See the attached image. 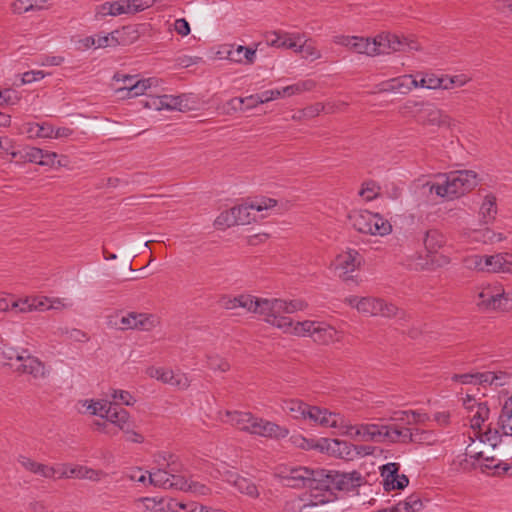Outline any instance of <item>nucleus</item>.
<instances>
[{"instance_id":"nucleus-61","label":"nucleus","mask_w":512,"mask_h":512,"mask_svg":"<svg viewBox=\"0 0 512 512\" xmlns=\"http://www.w3.org/2000/svg\"><path fill=\"white\" fill-rule=\"evenodd\" d=\"M148 474L149 472L143 471L141 468H134L126 472L125 477L130 481L138 482L144 486H148Z\"/></svg>"},{"instance_id":"nucleus-39","label":"nucleus","mask_w":512,"mask_h":512,"mask_svg":"<svg viewBox=\"0 0 512 512\" xmlns=\"http://www.w3.org/2000/svg\"><path fill=\"white\" fill-rule=\"evenodd\" d=\"M23 132L30 138L51 139L52 124L49 122L33 123L29 122L23 125Z\"/></svg>"},{"instance_id":"nucleus-52","label":"nucleus","mask_w":512,"mask_h":512,"mask_svg":"<svg viewBox=\"0 0 512 512\" xmlns=\"http://www.w3.org/2000/svg\"><path fill=\"white\" fill-rule=\"evenodd\" d=\"M356 41L355 53L375 56L376 48L374 38L356 36Z\"/></svg>"},{"instance_id":"nucleus-64","label":"nucleus","mask_w":512,"mask_h":512,"mask_svg":"<svg viewBox=\"0 0 512 512\" xmlns=\"http://www.w3.org/2000/svg\"><path fill=\"white\" fill-rule=\"evenodd\" d=\"M215 225L218 228H225V227L237 225V220H235V216L232 214V209L222 212L216 218Z\"/></svg>"},{"instance_id":"nucleus-38","label":"nucleus","mask_w":512,"mask_h":512,"mask_svg":"<svg viewBox=\"0 0 512 512\" xmlns=\"http://www.w3.org/2000/svg\"><path fill=\"white\" fill-rule=\"evenodd\" d=\"M428 419L427 414L411 410L394 412L393 416L390 418L393 422H401L407 425L422 424Z\"/></svg>"},{"instance_id":"nucleus-2","label":"nucleus","mask_w":512,"mask_h":512,"mask_svg":"<svg viewBox=\"0 0 512 512\" xmlns=\"http://www.w3.org/2000/svg\"><path fill=\"white\" fill-rule=\"evenodd\" d=\"M334 429L342 436L349 437L356 441L376 443H399L400 425L398 424H376L361 423L352 424L344 416L337 413Z\"/></svg>"},{"instance_id":"nucleus-11","label":"nucleus","mask_w":512,"mask_h":512,"mask_svg":"<svg viewBox=\"0 0 512 512\" xmlns=\"http://www.w3.org/2000/svg\"><path fill=\"white\" fill-rule=\"evenodd\" d=\"M375 55L390 54L393 52H402L406 50H420L418 42L405 36H399L390 32H381L374 37Z\"/></svg>"},{"instance_id":"nucleus-35","label":"nucleus","mask_w":512,"mask_h":512,"mask_svg":"<svg viewBox=\"0 0 512 512\" xmlns=\"http://www.w3.org/2000/svg\"><path fill=\"white\" fill-rule=\"evenodd\" d=\"M497 215V199L493 194L484 196L479 210L480 220L489 224L496 218Z\"/></svg>"},{"instance_id":"nucleus-60","label":"nucleus","mask_w":512,"mask_h":512,"mask_svg":"<svg viewBox=\"0 0 512 512\" xmlns=\"http://www.w3.org/2000/svg\"><path fill=\"white\" fill-rule=\"evenodd\" d=\"M110 396L115 402L114 405H116L117 403H121L130 406L133 405L135 402L134 397L128 391L124 390H112Z\"/></svg>"},{"instance_id":"nucleus-3","label":"nucleus","mask_w":512,"mask_h":512,"mask_svg":"<svg viewBox=\"0 0 512 512\" xmlns=\"http://www.w3.org/2000/svg\"><path fill=\"white\" fill-rule=\"evenodd\" d=\"M470 443L466 447L465 456L480 462L486 469H493L498 473H506L511 469L509 463L501 460L497 453V445L501 436L496 429L487 428L486 432L469 436Z\"/></svg>"},{"instance_id":"nucleus-8","label":"nucleus","mask_w":512,"mask_h":512,"mask_svg":"<svg viewBox=\"0 0 512 512\" xmlns=\"http://www.w3.org/2000/svg\"><path fill=\"white\" fill-rule=\"evenodd\" d=\"M352 226L360 233L372 236H386L392 232L391 223L378 213L355 210L349 215Z\"/></svg>"},{"instance_id":"nucleus-16","label":"nucleus","mask_w":512,"mask_h":512,"mask_svg":"<svg viewBox=\"0 0 512 512\" xmlns=\"http://www.w3.org/2000/svg\"><path fill=\"white\" fill-rule=\"evenodd\" d=\"M276 200L272 198H255L249 203L235 206L232 209V214L237 220V225L249 224L251 221L256 220L253 212H264L273 209L276 206Z\"/></svg>"},{"instance_id":"nucleus-51","label":"nucleus","mask_w":512,"mask_h":512,"mask_svg":"<svg viewBox=\"0 0 512 512\" xmlns=\"http://www.w3.org/2000/svg\"><path fill=\"white\" fill-rule=\"evenodd\" d=\"M471 81V77L466 74L448 75L443 74V90H450L454 87H463Z\"/></svg>"},{"instance_id":"nucleus-24","label":"nucleus","mask_w":512,"mask_h":512,"mask_svg":"<svg viewBox=\"0 0 512 512\" xmlns=\"http://www.w3.org/2000/svg\"><path fill=\"white\" fill-rule=\"evenodd\" d=\"M159 467L148 474V484L154 487L170 489H176V484L182 479L181 475L176 474L178 472L177 467Z\"/></svg>"},{"instance_id":"nucleus-58","label":"nucleus","mask_w":512,"mask_h":512,"mask_svg":"<svg viewBox=\"0 0 512 512\" xmlns=\"http://www.w3.org/2000/svg\"><path fill=\"white\" fill-rule=\"evenodd\" d=\"M315 86L316 82L313 79L299 80L296 83L290 84V95L311 91L315 88Z\"/></svg>"},{"instance_id":"nucleus-18","label":"nucleus","mask_w":512,"mask_h":512,"mask_svg":"<svg viewBox=\"0 0 512 512\" xmlns=\"http://www.w3.org/2000/svg\"><path fill=\"white\" fill-rule=\"evenodd\" d=\"M145 373L150 378L156 379L179 390H185L190 385V380L187 374L179 370L174 371L170 368L149 366L146 368Z\"/></svg>"},{"instance_id":"nucleus-32","label":"nucleus","mask_w":512,"mask_h":512,"mask_svg":"<svg viewBox=\"0 0 512 512\" xmlns=\"http://www.w3.org/2000/svg\"><path fill=\"white\" fill-rule=\"evenodd\" d=\"M288 88H284L283 90L279 89H271L266 90L261 93L250 95L242 98L243 108L245 110L253 109L257 107L259 104L267 103L273 100H276L281 97L283 92H286Z\"/></svg>"},{"instance_id":"nucleus-31","label":"nucleus","mask_w":512,"mask_h":512,"mask_svg":"<svg viewBox=\"0 0 512 512\" xmlns=\"http://www.w3.org/2000/svg\"><path fill=\"white\" fill-rule=\"evenodd\" d=\"M488 273H509L512 274V253L499 252L487 255Z\"/></svg>"},{"instance_id":"nucleus-28","label":"nucleus","mask_w":512,"mask_h":512,"mask_svg":"<svg viewBox=\"0 0 512 512\" xmlns=\"http://www.w3.org/2000/svg\"><path fill=\"white\" fill-rule=\"evenodd\" d=\"M401 435L399 442L407 443L414 442L423 445H434L438 442V436L434 431L421 430V429H410L407 427L400 426Z\"/></svg>"},{"instance_id":"nucleus-46","label":"nucleus","mask_w":512,"mask_h":512,"mask_svg":"<svg viewBox=\"0 0 512 512\" xmlns=\"http://www.w3.org/2000/svg\"><path fill=\"white\" fill-rule=\"evenodd\" d=\"M445 244V236L438 230H430L424 238V245L428 252L436 253Z\"/></svg>"},{"instance_id":"nucleus-26","label":"nucleus","mask_w":512,"mask_h":512,"mask_svg":"<svg viewBox=\"0 0 512 512\" xmlns=\"http://www.w3.org/2000/svg\"><path fill=\"white\" fill-rule=\"evenodd\" d=\"M216 472L218 474L217 477L222 478L224 481L234 486L240 493L251 498L259 497V490L251 480L230 470L221 471L220 469H217Z\"/></svg>"},{"instance_id":"nucleus-45","label":"nucleus","mask_w":512,"mask_h":512,"mask_svg":"<svg viewBox=\"0 0 512 512\" xmlns=\"http://www.w3.org/2000/svg\"><path fill=\"white\" fill-rule=\"evenodd\" d=\"M113 79L118 83H122V86L116 88L115 93L120 99H125L129 96L130 87L136 82L137 77L134 75L116 73Z\"/></svg>"},{"instance_id":"nucleus-54","label":"nucleus","mask_w":512,"mask_h":512,"mask_svg":"<svg viewBox=\"0 0 512 512\" xmlns=\"http://www.w3.org/2000/svg\"><path fill=\"white\" fill-rule=\"evenodd\" d=\"M156 0H124L126 15L135 14L151 7Z\"/></svg>"},{"instance_id":"nucleus-40","label":"nucleus","mask_w":512,"mask_h":512,"mask_svg":"<svg viewBox=\"0 0 512 512\" xmlns=\"http://www.w3.org/2000/svg\"><path fill=\"white\" fill-rule=\"evenodd\" d=\"M423 507L424 504L420 495L413 493L403 501L398 502L391 509L392 512H419Z\"/></svg>"},{"instance_id":"nucleus-56","label":"nucleus","mask_w":512,"mask_h":512,"mask_svg":"<svg viewBox=\"0 0 512 512\" xmlns=\"http://www.w3.org/2000/svg\"><path fill=\"white\" fill-rule=\"evenodd\" d=\"M119 31H113L107 35H99L96 37V48H105L110 46H116L118 45L119 39H118Z\"/></svg>"},{"instance_id":"nucleus-27","label":"nucleus","mask_w":512,"mask_h":512,"mask_svg":"<svg viewBox=\"0 0 512 512\" xmlns=\"http://www.w3.org/2000/svg\"><path fill=\"white\" fill-rule=\"evenodd\" d=\"M417 89V76L412 74L401 75L381 83V91L406 95Z\"/></svg>"},{"instance_id":"nucleus-44","label":"nucleus","mask_w":512,"mask_h":512,"mask_svg":"<svg viewBox=\"0 0 512 512\" xmlns=\"http://www.w3.org/2000/svg\"><path fill=\"white\" fill-rule=\"evenodd\" d=\"M315 322L312 320L292 321L290 320V335L297 337H310L312 338L313 329H315Z\"/></svg>"},{"instance_id":"nucleus-30","label":"nucleus","mask_w":512,"mask_h":512,"mask_svg":"<svg viewBox=\"0 0 512 512\" xmlns=\"http://www.w3.org/2000/svg\"><path fill=\"white\" fill-rule=\"evenodd\" d=\"M124 14H126L124 0L106 1L96 5L94 8V18L96 21H102L107 17H117Z\"/></svg>"},{"instance_id":"nucleus-9","label":"nucleus","mask_w":512,"mask_h":512,"mask_svg":"<svg viewBox=\"0 0 512 512\" xmlns=\"http://www.w3.org/2000/svg\"><path fill=\"white\" fill-rule=\"evenodd\" d=\"M290 417L302 420L310 425H319L325 428L335 426L337 413L327 409L310 406L300 400H290Z\"/></svg>"},{"instance_id":"nucleus-17","label":"nucleus","mask_w":512,"mask_h":512,"mask_svg":"<svg viewBox=\"0 0 512 512\" xmlns=\"http://www.w3.org/2000/svg\"><path fill=\"white\" fill-rule=\"evenodd\" d=\"M144 107L147 109H154L157 111L168 110V111H188L193 107L191 105V96L187 94L182 95H161L151 97L144 103Z\"/></svg>"},{"instance_id":"nucleus-63","label":"nucleus","mask_w":512,"mask_h":512,"mask_svg":"<svg viewBox=\"0 0 512 512\" xmlns=\"http://www.w3.org/2000/svg\"><path fill=\"white\" fill-rule=\"evenodd\" d=\"M265 41L268 46L280 48L286 44L287 37L285 34H279L278 32L272 31L266 33Z\"/></svg>"},{"instance_id":"nucleus-62","label":"nucleus","mask_w":512,"mask_h":512,"mask_svg":"<svg viewBox=\"0 0 512 512\" xmlns=\"http://www.w3.org/2000/svg\"><path fill=\"white\" fill-rule=\"evenodd\" d=\"M380 193V187L374 182H367L363 185L359 194L366 200L371 201L375 199Z\"/></svg>"},{"instance_id":"nucleus-5","label":"nucleus","mask_w":512,"mask_h":512,"mask_svg":"<svg viewBox=\"0 0 512 512\" xmlns=\"http://www.w3.org/2000/svg\"><path fill=\"white\" fill-rule=\"evenodd\" d=\"M218 418L221 422L230 424L238 430L251 435L266 438H278L285 435V430L277 424L257 417L247 411H220Z\"/></svg>"},{"instance_id":"nucleus-53","label":"nucleus","mask_w":512,"mask_h":512,"mask_svg":"<svg viewBox=\"0 0 512 512\" xmlns=\"http://www.w3.org/2000/svg\"><path fill=\"white\" fill-rule=\"evenodd\" d=\"M465 266L480 272H487V255L475 254L465 258Z\"/></svg>"},{"instance_id":"nucleus-10","label":"nucleus","mask_w":512,"mask_h":512,"mask_svg":"<svg viewBox=\"0 0 512 512\" xmlns=\"http://www.w3.org/2000/svg\"><path fill=\"white\" fill-rule=\"evenodd\" d=\"M160 323L159 318L152 314L129 312L115 314L108 318V326L118 330H138L148 332Z\"/></svg>"},{"instance_id":"nucleus-49","label":"nucleus","mask_w":512,"mask_h":512,"mask_svg":"<svg viewBox=\"0 0 512 512\" xmlns=\"http://www.w3.org/2000/svg\"><path fill=\"white\" fill-rule=\"evenodd\" d=\"M1 355H2V364L8 365L11 367V363H14L17 365L18 363V357L23 356L26 349H19L11 347L5 343L2 342V348H1Z\"/></svg>"},{"instance_id":"nucleus-4","label":"nucleus","mask_w":512,"mask_h":512,"mask_svg":"<svg viewBox=\"0 0 512 512\" xmlns=\"http://www.w3.org/2000/svg\"><path fill=\"white\" fill-rule=\"evenodd\" d=\"M222 306L226 309L242 307L248 311L263 314L267 323L282 329L283 332L287 331V306L282 300L254 299L250 295H241L235 298L223 299Z\"/></svg>"},{"instance_id":"nucleus-1","label":"nucleus","mask_w":512,"mask_h":512,"mask_svg":"<svg viewBox=\"0 0 512 512\" xmlns=\"http://www.w3.org/2000/svg\"><path fill=\"white\" fill-rule=\"evenodd\" d=\"M363 477L357 471L311 470L290 468V502L293 510L318 506L334 500L333 491H351L359 487Z\"/></svg>"},{"instance_id":"nucleus-43","label":"nucleus","mask_w":512,"mask_h":512,"mask_svg":"<svg viewBox=\"0 0 512 512\" xmlns=\"http://www.w3.org/2000/svg\"><path fill=\"white\" fill-rule=\"evenodd\" d=\"M161 83L162 80L156 77L137 79L133 86L130 87V93L127 98L143 95L148 89L158 87Z\"/></svg>"},{"instance_id":"nucleus-55","label":"nucleus","mask_w":512,"mask_h":512,"mask_svg":"<svg viewBox=\"0 0 512 512\" xmlns=\"http://www.w3.org/2000/svg\"><path fill=\"white\" fill-rule=\"evenodd\" d=\"M324 110L323 103H315L306 107L303 110H300L297 114H293L292 118L294 119H310L318 116Z\"/></svg>"},{"instance_id":"nucleus-15","label":"nucleus","mask_w":512,"mask_h":512,"mask_svg":"<svg viewBox=\"0 0 512 512\" xmlns=\"http://www.w3.org/2000/svg\"><path fill=\"white\" fill-rule=\"evenodd\" d=\"M464 406L468 411L470 419V427L472 432L469 436L475 438V434L479 432H486L487 428H491L489 423H486L489 418L490 410L486 403L478 402L475 398L467 396L464 399Z\"/></svg>"},{"instance_id":"nucleus-20","label":"nucleus","mask_w":512,"mask_h":512,"mask_svg":"<svg viewBox=\"0 0 512 512\" xmlns=\"http://www.w3.org/2000/svg\"><path fill=\"white\" fill-rule=\"evenodd\" d=\"M318 449L321 452L345 460H353L361 454L355 445L339 439L323 438L318 442Z\"/></svg>"},{"instance_id":"nucleus-42","label":"nucleus","mask_w":512,"mask_h":512,"mask_svg":"<svg viewBox=\"0 0 512 512\" xmlns=\"http://www.w3.org/2000/svg\"><path fill=\"white\" fill-rule=\"evenodd\" d=\"M10 155L12 159L18 162L38 164V160L41 158V149L27 146L20 150L10 152Z\"/></svg>"},{"instance_id":"nucleus-41","label":"nucleus","mask_w":512,"mask_h":512,"mask_svg":"<svg viewBox=\"0 0 512 512\" xmlns=\"http://www.w3.org/2000/svg\"><path fill=\"white\" fill-rule=\"evenodd\" d=\"M47 8V0H16L12 4V10L17 14L39 11Z\"/></svg>"},{"instance_id":"nucleus-34","label":"nucleus","mask_w":512,"mask_h":512,"mask_svg":"<svg viewBox=\"0 0 512 512\" xmlns=\"http://www.w3.org/2000/svg\"><path fill=\"white\" fill-rule=\"evenodd\" d=\"M137 512H165V499L163 497H138L134 500Z\"/></svg>"},{"instance_id":"nucleus-19","label":"nucleus","mask_w":512,"mask_h":512,"mask_svg":"<svg viewBox=\"0 0 512 512\" xmlns=\"http://www.w3.org/2000/svg\"><path fill=\"white\" fill-rule=\"evenodd\" d=\"M69 305L70 303L67 302L66 299L50 298L47 296L27 297L25 299L12 302V308H16L21 312L60 309Z\"/></svg>"},{"instance_id":"nucleus-48","label":"nucleus","mask_w":512,"mask_h":512,"mask_svg":"<svg viewBox=\"0 0 512 512\" xmlns=\"http://www.w3.org/2000/svg\"><path fill=\"white\" fill-rule=\"evenodd\" d=\"M500 425L505 435L512 436V395L503 406L500 415Z\"/></svg>"},{"instance_id":"nucleus-37","label":"nucleus","mask_w":512,"mask_h":512,"mask_svg":"<svg viewBox=\"0 0 512 512\" xmlns=\"http://www.w3.org/2000/svg\"><path fill=\"white\" fill-rule=\"evenodd\" d=\"M417 76V88L429 90L443 89V75H437L432 72H419Z\"/></svg>"},{"instance_id":"nucleus-33","label":"nucleus","mask_w":512,"mask_h":512,"mask_svg":"<svg viewBox=\"0 0 512 512\" xmlns=\"http://www.w3.org/2000/svg\"><path fill=\"white\" fill-rule=\"evenodd\" d=\"M109 404L110 402L107 400L84 399L78 401L77 409L79 413L103 418L107 413V406H109Z\"/></svg>"},{"instance_id":"nucleus-57","label":"nucleus","mask_w":512,"mask_h":512,"mask_svg":"<svg viewBox=\"0 0 512 512\" xmlns=\"http://www.w3.org/2000/svg\"><path fill=\"white\" fill-rule=\"evenodd\" d=\"M290 442L296 448L302 450L318 449V442H314L312 439L305 438L302 435H293L290 438Z\"/></svg>"},{"instance_id":"nucleus-23","label":"nucleus","mask_w":512,"mask_h":512,"mask_svg":"<svg viewBox=\"0 0 512 512\" xmlns=\"http://www.w3.org/2000/svg\"><path fill=\"white\" fill-rule=\"evenodd\" d=\"M398 463H387L380 468V475L383 479L385 491L402 490L409 484V479L404 474H399Z\"/></svg>"},{"instance_id":"nucleus-12","label":"nucleus","mask_w":512,"mask_h":512,"mask_svg":"<svg viewBox=\"0 0 512 512\" xmlns=\"http://www.w3.org/2000/svg\"><path fill=\"white\" fill-rule=\"evenodd\" d=\"M479 310H512V290H476L473 296Z\"/></svg>"},{"instance_id":"nucleus-50","label":"nucleus","mask_w":512,"mask_h":512,"mask_svg":"<svg viewBox=\"0 0 512 512\" xmlns=\"http://www.w3.org/2000/svg\"><path fill=\"white\" fill-rule=\"evenodd\" d=\"M242 51L241 45L234 46L230 44L222 45L216 52L219 59H227L232 62H241L240 53Z\"/></svg>"},{"instance_id":"nucleus-47","label":"nucleus","mask_w":512,"mask_h":512,"mask_svg":"<svg viewBox=\"0 0 512 512\" xmlns=\"http://www.w3.org/2000/svg\"><path fill=\"white\" fill-rule=\"evenodd\" d=\"M509 380V375L503 371H487L481 373L480 384L494 385L495 387L505 385Z\"/></svg>"},{"instance_id":"nucleus-7","label":"nucleus","mask_w":512,"mask_h":512,"mask_svg":"<svg viewBox=\"0 0 512 512\" xmlns=\"http://www.w3.org/2000/svg\"><path fill=\"white\" fill-rule=\"evenodd\" d=\"M401 110L403 114L413 117L418 124L423 126L437 128L451 126L450 116L433 103L409 100L405 102Z\"/></svg>"},{"instance_id":"nucleus-59","label":"nucleus","mask_w":512,"mask_h":512,"mask_svg":"<svg viewBox=\"0 0 512 512\" xmlns=\"http://www.w3.org/2000/svg\"><path fill=\"white\" fill-rule=\"evenodd\" d=\"M21 99L20 94L13 89L0 90V105H15Z\"/></svg>"},{"instance_id":"nucleus-14","label":"nucleus","mask_w":512,"mask_h":512,"mask_svg":"<svg viewBox=\"0 0 512 512\" xmlns=\"http://www.w3.org/2000/svg\"><path fill=\"white\" fill-rule=\"evenodd\" d=\"M347 301L350 306L356 308L359 312L370 316L381 315L384 317H393L396 316L398 312V308L393 304L385 303L371 296L353 297L347 299Z\"/></svg>"},{"instance_id":"nucleus-6","label":"nucleus","mask_w":512,"mask_h":512,"mask_svg":"<svg viewBox=\"0 0 512 512\" xmlns=\"http://www.w3.org/2000/svg\"><path fill=\"white\" fill-rule=\"evenodd\" d=\"M478 184L477 174L472 170L453 171L448 174H440L435 183H427L429 191L437 196L454 199L470 190Z\"/></svg>"},{"instance_id":"nucleus-21","label":"nucleus","mask_w":512,"mask_h":512,"mask_svg":"<svg viewBox=\"0 0 512 512\" xmlns=\"http://www.w3.org/2000/svg\"><path fill=\"white\" fill-rule=\"evenodd\" d=\"M103 419H105L106 422L97 421L94 424L96 429L102 433H110L107 422L115 425L123 432H129V428L131 427L129 413L125 409L119 408L111 402L109 406H107V413L104 415Z\"/></svg>"},{"instance_id":"nucleus-25","label":"nucleus","mask_w":512,"mask_h":512,"mask_svg":"<svg viewBox=\"0 0 512 512\" xmlns=\"http://www.w3.org/2000/svg\"><path fill=\"white\" fill-rule=\"evenodd\" d=\"M299 55L301 58L314 61L321 57V52L316 48L314 42L304 36L290 33V56Z\"/></svg>"},{"instance_id":"nucleus-36","label":"nucleus","mask_w":512,"mask_h":512,"mask_svg":"<svg viewBox=\"0 0 512 512\" xmlns=\"http://www.w3.org/2000/svg\"><path fill=\"white\" fill-rule=\"evenodd\" d=\"M176 489L191 493L194 496H207L211 494V489L207 485L192 479H187L184 476H182L180 482L176 484Z\"/></svg>"},{"instance_id":"nucleus-22","label":"nucleus","mask_w":512,"mask_h":512,"mask_svg":"<svg viewBox=\"0 0 512 512\" xmlns=\"http://www.w3.org/2000/svg\"><path fill=\"white\" fill-rule=\"evenodd\" d=\"M11 368L17 373L31 376L35 380H43L48 376L49 371L45 365L35 356H32L28 350L23 356L18 357V363H11Z\"/></svg>"},{"instance_id":"nucleus-13","label":"nucleus","mask_w":512,"mask_h":512,"mask_svg":"<svg viewBox=\"0 0 512 512\" xmlns=\"http://www.w3.org/2000/svg\"><path fill=\"white\" fill-rule=\"evenodd\" d=\"M363 258L355 249L340 251L330 264V269L335 276L349 280L352 274L361 266Z\"/></svg>"},{"instance_id":"nucleus-29","label":"nucleus","mask_w":512,"mask_h":512,"mask_svg":"<svg viewBox=\"0 0 512 512\" xmlns=\"http://www.w3.org/2000/svg\"><path fill=\"white\" fill-rule=\"evenodd\" d=\"M342 332L323 321L315 322L312 339L314 342L328 345L342 340Z\"/></svg>"}]
</instances>
